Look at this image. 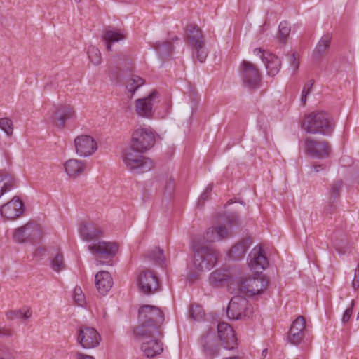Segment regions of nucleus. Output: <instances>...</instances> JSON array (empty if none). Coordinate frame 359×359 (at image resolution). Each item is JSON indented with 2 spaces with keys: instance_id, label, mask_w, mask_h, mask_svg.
Returning a JSON list of instances; mask_svg holds the SVG:
<instances>
[{
  "instance_id": "29",
  "label": "nucleus",
  "mask_w": 359,
  "mask_h": 359,
  "mask_svg": "<svg viewBox=\"0 0 359 359\" xmlns=\"http://www.w3.org/2000/svg\"><path fill=\"white\" fill-rule=\"evenodd\" d=\"M187 40L192 48L204 43L201 31L195 25H189L187 29Z\"/></svg>"
},
{
  "instance_id": "37",
  "label": "nucleus",
  "mask_w": 359,
  "mask_h": 359,
  "mask_svg": "<svg viewBox=\"0 0 359 359\" xmlns=\"http://www.w3.org/2000/svg\"><path fill=\"white\" fill-rule=\"evenodd\" d=\"M332 240L333 241L334 246L339 252V253H342V252L339 250V247L341 243L346 241V236L344 230L339 229H336L332 235Z\"/></svg>"
},
{
  "instance_id": "8",
  "label": "nucleus",
  "mask_w": 359,
  "mask_h": 359,
  "mask_svg": "<svg viewBox=\"0 0 359 359\" xmlns=\"http://www.w3.org/2000/svg\"><path fill=\"white\" fill-rule=\"evenodd\" d=\"M226 315L229 319L238 320L243 316L250 318L251 308L248 300L241 296H235L230 300L226 308Z\"/></svg>"
},
{
  "instance_id": "10",
  "label": "nucleus",
  "mask_w": 359,
  "mask_h": 359,
  "mask_svg": "<svg viewBox=\"0 0 359 359\" xmlns=\"http://www.w3.org/2000/svg\"><path fill=\"white\" fill-rule=\"evenodd\" d=\"M159 102L158 92L153 90L147 97L139 98L135 100V111L141 117L150 118L153 116V108Z\"/></svg>"
},
{
  "instance_id": "24",
  "label": "nucleus",
  "mask_w": 359,
  "mask_h": 359,
  "mask_svg": "<svg viewBox=\"0 0 359 359\" xmlns=\"http://www.w3.org/2000/svg\"><path fill=\"white\" fill-rule=\"evenodd\" d=\"M102 40L105 43L107 50L111 51L112 44L124 40L126 37L123 32L116 30L111 27H107L102 34Z\"/></svg>"
},
{
  "instance_id": "49",
  "label": "nucleus",
  "mask_w": 359,
  "mask_h": 359,
  "mask_svg": "<svg viewBox=\"0 0 359 359\" xmlns=\"http://www.w3.org/2000/svg\"><path fill=\"white\" fill-rule=\"evenodd\" d=\"M212 190V185L209 184L204 192L200 196V201H205L208 199L209 194L211 193Z\"/></svg>"
},
{
  "instance_id": "35",
  "label": "nucleus",
  "mask_w": 359,
  "mask_h": 359,
  "mask_svg": "<svg viewBox=\"0 0 359 359\" xmlns=\"http://www.w3.org/2000/svg\"><path fill=\"white\" fill-rule=\"evenodd\" d=\"M343 186V182L341 180L334 181L330 185L329 191V201L334 203L340 196V191Z\"/></svg>"
},
{
  "instance_id": "25",
  "label": "nucleus",
  "mask_w": 359,
  "mask_h": 359,
  "mask_svg": "<svg viewBox=\"0 0 359 359\" xmlns=\"http://www.w3.org/2000/svg\"><path fill=\"white\" fill-rule=\"evenodd\" d=\"M82 239L87 242L93 243L99 241V238L102 234V230L93 224H83L79 229Z\"/></svg>"
},
{
  "instance_id": "9",
  "label": "nucleus",
  "mask_w": 359,
  "mask_h": 359,
  "mask_svg": "<svg viewBox=\"0 0 359 359\" xmlns=\"http://www.w3.org/2000/svg\"><path fill=\"white\" fill-rule=\"evenodd\" d=\"M138 291L146 295L156 292L159 287V280L156 275L150 270L142 271L137 277Z\"/></svg>"
},
{
  "instance_id": "40",
  "label": "nucleus",
  "mask_w": 359,
  "mask_h": 359,
  "mask_svg": "<svg viewBox=\"0 0 359 359\" xmlns=\"http://www.w3.org/2000/svg\"><path fill=\"white\" fill-rule=\"evenodd\" d=\"M89 60L95 65L101 63L102 56L100 50L95 46L90 45L88 48Z\"/></svg>"
},
{
  "instance_id": "19",
  "label": "nucleus",
  "mask_w": 359,
  "mask_h": 359,
  "mask_svg": "<svg viewBox=\"0 0 359 359\" xmlns=\"http://www.w3.org/2000/svg\"><path fill=\"white\" fill-rule=\"evenodd\" d=\"M24 211V205L18 197H14L11 201L0 208L1 215L7 219H15L20 217Z\"/></svg>"
},
{
  "instance_id": "58",
  "label": "nucleus",
  "mask_w": 359,
  "mask_h": 359,
  "mask_svg": "<svg viewBox=\"0 0 359 359\" xmlns=\"http://www.w3.org/2000/svg\"><path fill=\"white\" fill-rule=\"evenodd\" d=\"M76 2L79 3L80 2L81 0H74Z\"/></svg>"
},
{
  "instance_id": "53",
  "label": "nucleus",
  "mask_w": 359,
  "mask_h": 359,
  "mask_svg": "<svg viewBox=\"0 0 359 359\" xmlns=\"http://www.w3.org/2000/svg\"><path fill=\"white\" fill-rule=\"evenodd\" d=\"M311 168L312 172H318L320 170H324L325 167L323 165H313Z\"/></svg>"
},
{
  "instance_id": "15",
  "label": "nucleus",
  "mask_w": 359,
  "mask_h": 359,
  "mask_svg": "<svg viewBox=\"0 0 359 359\" xmlns=\"http://www.w3.org/2000/svg\"><path fill=\"white\" fill-rule=\"evenodd\" d=\"M243 83L250 88L257 87L260 81V74L257 67L250 62L244 60L241 63Z\"/></svg>"
},
{
  "instance_id": "26",
  "label": "nucleus",
  "mask_w": 359,
  "mask_h": 359,
  "mask_svg": "<svg viewBox=\"0 0 359 359\" xmlns=\"http://www.w3.org/2000/svg\"><path fill=\"white\" fill-rule=\"evenodd\" d=\"M252 243V241L250 237L239 241L231 248L228 254L229 258L234 261L242 259Z\"/></svg>"
},
{
  "instance_id": "4",
  "label": "nucleus",
  "mask_w": 359,
  "mask_h": 359,
  "mask_svg": "<svg viewBox=\"0 0 359 359\" xmlns=\"http://www.w3.org/2000/svg\"><path fill=\"white\" fill-rule=\"evenodd\" d=\"M144 151H137L133 146L126 149L123 154V161L127 168L135 173H143L153 168V162L142 156Z\"/></svg>"
},
{
  "instance_id": "16",
  "label": "nucleus",
  "mask_w": 359,
  "mask_h": 359,
  "mask_svg": "<svg viewBox=\"0 0 359 359\" xmlns=\"http://www.w3.org/2000/svg\"><path fill=\"white\" fill-rule=\"evenodd\" d=\"M218 337L226 349L231 350L237 344L234 330L228 323L222 322L217 325Z\"/></svg>"
},
{
  "instance_id": "44",
  "label": "nucleus",
  "mask_w": 359,
  "mask_h": 359,
  "mask_svg": "<svg viewBox=\"0 0 359 359\" xmlns=\"http://www.w3.org/2000/svg\"><path fill=\"white\" fill-rule=\"evenodd\" d=\"M0 128L8 135H11L13 130L12 121L8 118H0Z\"/></svg>"
},
{
  "instance_id": "13",
  "label": "nucleus",
  "mask_w": 359,
  "mask_h": 359,
  "mask_svg": "<svg viewBox=\"0 0 359 359\" xmlns=\"http://www.w3.org/2000/svg\"><path fill=\"white\" fill-rule=\"evenodd\" d=\"M101 341L98 332L93 327L81 326L78 330L77 341L83 348L97 347Z\"/></svg>"
},
{
  "instance_id": "17",
  "label": "nucleus",
  "mask_w": 359,
  "mask_h": 359,
  "mask_svg": "<svg viewBox=\"0 0 359 359\" xmlns=\"http://www.w3.org/2000/svg\"><path fill=\"white\" fill-rule=\"evenodd\" d=\"M305 147L309 154L318 158H326L330 152V148L327 142L316 141L310 137L305 139Z\"/></svg>"
},
{
  "instance_id": "55",
  "label": "nucleus",
  "mask_w": 359,
  "mask_h": 359,
  "mask_svg": "<svg viewBox=\"0 0 359 359\" xmlns=\"http://www.w3.org/2000/svg\"><path fill=\"white\" fill-rule=\"evenodd\" d=\"M174 185V180H170V182H168V184L167 185V189H172Z\"/></svg>"
},
{
  "instance_id": "28",
  "label": "nucleus",
  "mask_w": 359,
  "mask_h": 359,
  "mask_svg": "<svg viewBox=\"0 0 359 359\" xmlns=\"http://www.w3.org/2000/svg\"><path fill=\"white\" fill-rule=\"evenodd\" d=\"M95 285L98 292L102 294H106L113 285V280L108 271H101L95 276Z\"/></svg>"
},
{
  "instance_id": "36",
  "label": "nucleus",
  "mask_w": 359,
  "mask_h": 359,
  "mask_svg": "<svg viewBox=\"0 0 359 359\" xmlns=\"http://www.w3.org/2000/svg\"><path fill=\"white\" fill-rule=\"evenodd\" d=\"M173 50L174 46L172 43L169 41H164L156 46V50L162 57L170 56Z\"/></svg>"
},
{
  "instance_id": "45",
  "label": "nucleus",
  "mask_w": 359,
  "mask_h": 359,
  "mask_svg": "<svg viewBox=\"0 0 359 359\" xmlns=\"http://www.w3.org/2000/svg\"><path fill=\"white\" fill-rule=\"evenodd\" d=\"M313 84H314V80L311 79L309 81V83H307L304 85L302 92V97H301V102L303 104L306 103V97L310 93L311 89Z\"/></svg>"
},
{
  "instance_id": "56",
  "label": "nucleus",
  "mask_w": 359,
  "mask_h": 359,
  "mask_svg": "<svg viewBox=\"0 0 359 359\" xmlns=\"http://www.w3.org/2000/svg\"><path fill=\"white\" fill-rule=\"evenodd\" d=\"M224 359H240V358L237 357V356H233V357L225 358Z\"/></svg>"
},
{
  "instance_id": "54",
  "label": "nucleus",
  "mask_w": 359,
  "mask_h": 359,
  "mask_svg": "<svg viewBox=\"0 0 359 359\" xmlns=\"http://www.w3.org/2000/svg\"><path fill=\"white\" fill-rule=\"evenodd\" d=\"M79 294H83L81 289L80 287H75L74 295H78Z\"/></svg>"
},
{
  "instance_id": "27",
  "label": "nucleus",
  "mask_w": 359,
  "mask_h": 359,
  "mask_svg": "<svg viewBox=\"0 0 359 359\" xmlns=\"http://www.w3.org/2000/svg\"><path fill=\"white\" fill-rule=\"evenodd\" d=\"M66 173L72 178H76L82 175L86 168V163L84 161L69 159L64 164Z\"/></svg>"
},
{
  "instance_id": "6",
  "label": "nucleus",
  "mask_w": 359,
  "mask_h": 359,
  "mask_svg": "<svg viewBox=\"0 0 359 359\" xmlns=\"http://www.w3.org/2000/svg\"><path fill=\"white\" fill-rule=\"evenodd\" d=\"M269 279L264 275L241 278L237 282L238 290L250 296L261 294L268 286Z\"/></svg>"
},
{
  "instance_id": "23",
  "label": "nucleus",
  "mask_w": 359,
  "mask_h": 359,
  "mask_svg": "<svg viewBox=\"0 0 359 359\" xmlns=\"http://www.w3.org/2000/svg\"><path fill=\"white\" fill-rule=\"evenodd\" d=\"M75 115L74 108L70 105L61 104L56 107L54 115V123L56 126L63 128L65 122Z\"/></svg>"
},
{
  "instance_id": "34",
  "label": "nucleus",
  "mask_w": 359,
  "mask_h": 359,
  "mask_svg": "<svg viewBox=\"0 0 359 359\" xmlns=\"http://www.w3.org/2000/svg\"><path fill=\"white\" fill-rule=\"evenodd\" d=\"M144 83V79L137 75H132L127 80L126 88L128 92L131 93L130 97L135 94V91Z\"/></svg>"
},
{
  "instance_id": "30",
  "label": "nucleus",
  "mask_w": 359,
  "mask_h": 359,
  "mask_svg": "<svg viewBox=\"0 0 359 359\" xmlns=\"http://www.w3.org/2000/svg\"><path fill=\"white\" fill-rule=\"evenodd\" d=\"M32 316V311L28 306H24L16 310H9L6 313V316L8 320L15 319L27 320Z\"/></svg>"
},
{
  "instance_id": "20",
  "label": "nucleus",
  "mask_w": 359,
  "mask_h": 359,
  "mask_svg": "<svg viewBox=\"0 0 359 359\" xmlns=\"http://www.w3.org/2000/svg\"><path fill=\"white\" fill-rule=\"evenodd\" d=\"M248 265L253 271L258 272L264 270L269 266V261L264 250L260 246L255 247L249 254Z\"/></svg>"
},
{
  "instance_id": "7",
  "label": "nucleus",
  "mask_w": 359,
  "mask_h": 359,
  "mask_svg": "<svg viewBox=\"0 0 359 359\" xmlns=\"http://www.w3.org/2000/svg\"><path fill=\"white\" fill-rule=\"evenodd\" d=\"M155 144V136L150 128L140 127L132 134L130 145L137 151H147Z\"/></svg>"
},
{
  "instance_id": "5",
  "label": "nucleus",
  "mask_w": 359,
  "mask_h": 359,
  "mask_svg": "<svg viewBox=\"0 0 359 359\" xmlns=\"http://www.w3.org/2000/svg\"><path fill=\"white\" fill-rule=\"evenodd\" d=\"M88 250L95 256L97 265L109 264L118 250L116 243L99 241L88 246Z\"/></svg>"
},
{
  "instance_id": "38",
  "label": "nucleus",
  "mask_w": 359,
  "mask_h": 359,
  "mask_svg": "<svg viewBox=\"0 0 359 359\" xmlns=\"http://www.w3.org/2000/svg\"><path fill=\"white\" fill-rule=\"evenodd\" d=\"M205 316V311L201 305L192 304L189 308V317L194 320H201Z\"/></svg>"
},
{
  "instance_id": "41",
  "label": "nucleus",
  "mask_w": 359,
  "mask_h": 359,
  "mask_svg": "<svg viewBox=\"0 0 359 359\" xmlns=\"http://www.w3.org/2000/svg\"><path fill=\"white\" fill-rule=\"evenodd\" d=\"M148 257L150 259L154 261L158 264H163L165 262V256L163 250L156 247L148 252Z\"/></svg>"
},
{
  "instance_id": "39",
  "label": "nucleus",
  "mask_w": 359,
  "mask_h": 359,
  "mask_svg": "<svg viewBox=\"0 0 359 359\" xmlns=\"http://www.w3.org/2000/svg\"><path fill=\"white\" fill-rule=\"evenodd\" d=\"M193 57L196 58L200 62H204L208 56V51L205 47V43L198 45V46L192 48Z\"/></svg>"
},
{
  "instance_id": "32",
  "label": "nucleus",
  "mask_w": 359,
  "mask_h": 359,
  "mask_svg": "<svg viewBox=\"0 0 359 359\" xmlns=\"http://www.w3.org/2000/svg\"><path fill=\"white\" fill-rule=\"evenodd\" d=\"M331 39L332 37L329 34L322 36L313 50V55L316 57L320 58L325 53L330 45Z\"/></svg>"
},
{
  "instance_id": "57",
  "label": "nucleus",
  "mask_w": 359,
  "mask_h": 359,
  "mask_svg": "<svg viewBox=\"0 0 359 359\" xmlns=\"http://www.w3.org/2000/svg\"><path fill=\"white\" fill-rule=\"evenodd\" d=\"M267 352V349H264L263 351H262V355L264 354H266Z\"/></svg>"
},
{
  "instance_id": "2",
  "label": "nucleus",
  "mask_w": 359,
  "mask_h": 359,
  "mask_svg": "<svg viewBox=\"0 0 359 359\" xmlns=\"http://www.w3.org/2000/svg\"><path fill=\"white\" fill-rule=\"evenodd\" d=\"M138 319L140 325L134 331L135 335L161 334L164 314L160 308L143 305L139 309Z\"/></svg>"
},
{
  "instance_id": "46",
  "label": "nucleus",
  "mask_w": 359,
  "mask_h": 359,
  "mask_svg": "<svg viewBox=\"0 0 359 359\" xmlns=\"http://www.w3.org/2000/svg\"><path fill=\"white\" fill-rule=\"evenodd\" d=\"M290 67L292 68V74H296L299 67V61L297 57L296 53H293L289 56Z\"/></svg>"
},
{
  "instance_id": "51",
  "label": "nucleus",
  "mask_w": 359,
  "mask_h": 359,
  "mask_svg": "<svg viewBox=\"0 0 359 359\" xmlns=\"http://www.w3.org/2000/svg\"><path fill=\"white\" fill-rule=\"evenodd\" d=\"M13 335L11 329L3 327H0V337H10Z\"/></svg>"
},
{
  "instance_id": "47",
  "label": "nucleus",
  "mask_w": 359,
  "mask_h": 359,
  "mask_svg": "<svg viewBox=\"0 0 359 359\" xmlns=\"http://www.w3.org/2000/svg\"><path fill=\"white\" fill-rule=\"evenodd\" d=\"M354 306H355V300H352L350 306L345 310V311L342 316V318H341L342 323L345 324L348 322V320L353 313Z\"/></svg>"
},
{
  "instance_id": "21",
  "label": "nucleus",
  "mask_w": 359,
  "mask_h": 359,
  "mask_svg": "<svg viewBox=\"0 0 359 359\" xmlns=\"http://www.w3.org/2000/svg\"><path fill=\"white\" fill-rule=\"evenodd\" d=\"M305 319L302 316L297 317L292 323L287 339L294 345L301 343L305 334Z\"/></svg>"
},
{
  "instance_id": "18",
  "label": "nucleus",
  "mask_w": 359,
  "mask_h": 359,
  "mask_svg": "<svg viewBox=\"0 0 359 359\" xmlns=\"http://www.w3.org/2000/svg\"><path fill=\"white\" fill-rule=\"evenodd\" d=\"M254 54L260 55V58L264 63L268 74L274 76L279 72L281 67L280 60L275 55L265 52L261 48H255Z\"/></svg>"
},
{
  "instance_id": "1",
  "label": "nucleus",
  "mask_w": 359,
  "mask_h": 359,
  "mask_svg": "<svg viewBox=\"0 0 359 359\" xmlns=\"http://www.w3.org/2000/svg\"><path fill=\"white\" fill-rule=\"evenodd\" d=\"M238 224V217L235 215H228L225 224H219L208 229L203 236V241L194 239L193 248L194 250V264L198 271L210 270L217 262V251L205 245L204 243H212L229 238L232 236L231 229Z\"/></svg>"
},
{
  "instance_id": "52",
  "label": "nucleus",
  "mask_w": 359,
  "mask_h": 359,
  "mask_svg": "<svg viewBox=\"0 0 359 359\" xmlns=\"http://www.w3.org/2000/svg\"><path fill=\"white\" fill-rule=\"evenodd\" d=\"M76 359H95V358L91 355H85L83 353L77 352L76 353Z\"/></svg>"
},
{
  "instance_id": "33",
  "label": "nucleus",
  "mask_w": 359,
  "mask_h": 359,
  "mask_svg": "<svg viewBox=\"0 0 359 359\" xmlns=\"http://www.w3.org/2000/svg\"><path fill=\"white\" fill-rule=\"evenodd\" d=\"M229 275L224 269H217L210 273L209 281L210 285L214 287L219 286L222 282L225 281Z\"/></svg>"
},
{
  "instance_id": "43",
  "label": "nucleus",
  "mask_w": 359,
  "mask_h": 359,
  "mask_svg": "<svg viewBox=\"0 0 359 359\" xmlns=\"http://www.w3.org/2000/svg\"><path fill=\"white\" fill-rule=\"evenodd\" d=\"M290 32V26L286 21H283L279 25V34L283 43H285L287 37Z\"/></svg>"
},
{
  "instance_id": "11",
  "label": "nucleus",
  "mask_w": 359,
  "mask_h": 359,
  "mask_svg": "<svg viewBox=\"0 0 359 359\" xmlns=\"http://www.w3.org/2000/svg\"><path fill=\"white\" fill-rule=\"evenodd\" d=\"M137 336L140 337L142 341L141 350L146 357H155L157 355L161 354L163 351V344L158 339L163 336V333L161 334Z\"/></svg>"
},
{
  "instance_id": "3",
  "label": "nucleus",
  "mask_w": 359,
  "mask_h": 359,
  "mask_svg": "<svg viewBox=\"0 0 359 359\" xmlns=\"http://www.w3.org/2000/svg\"><path fill=\"white\" fill-rule=\"evenodd\" d=\"M334 124L329 114L325 111L312 112L304 117L302 128L311 134L327 135L333 130Z\"/></svg>"
},
{
  "instance_id": "22",
  "label": "nucleus",
  "mask_w": 359,
  "mask_h": 359,
  "mask_svg": "<svg viewBox=\"0 0 359 359\" xmlns=\"http://www.w3.org/2000/svg\"><path fill=\"white\" fill-rule=\"evenodd\" d=\"M199 343L205 355L212 358L219 355V347L213 332H208L203 335Z\"/></svg>"
},
{
  "instance_id": "12",
  "label": "nucleus",
  "mask_w": 359,
  "mask_h": 359,
  "mask_svg": "<svg viewBox=\"0 0 359 359\" xmlns=\"http://www.w3.org/2000/svg\"><path fill=\"white\" fill-rule=\"evenodd\" d=\"M41 236L40 226L34 222H29L15 230L13 239L18 243H24L27 241L35 242L40 239Z\"/></svg>"
},
{
  "instance_id": "42",
  "label": "nucleus",
  "mask_w": 359,
  "mask_h": 359,
  "mask_svg": "<svg viewBox=\"0 0 359 359\" xmlns=\"http://www.w3.org/2000/svg\"><path fill=\"white\" fill-rule=\"evenodd\" d=\"M52 269L57 272L65 269V264L64 263V257L60 252H58L51 262Z\"/></svg>"
},
{
  "instance_id": "14",
  "label": "nucleus",
  "mask_w": 359,
  "mask_h": 359,
  "mask_svg": "<svg viewBox=\"0 0 359 359\" xmlns=\"http://www.w3.org/2000/svg\"><path fill=\"white\" fill-rule=\"evenodd\" d=\"M76 152L83 157L92 155L97 149V145L95 140L90 136L82 135L74 140Z\"/></svg>"
},
{
  "instance_id": "50",
  "label": "nucleus",
  "mask_w": 359,
  "mask_h": 359,
  "mask_svg": "<svg viewBox=\"0 0 359 359\" xmlns=\"http://www.w3.org/2000/svg\"><path fill=\"white\" fill-rule=\"evenodd\" d=\"M74 299L75 302L80 306H83L85 304L86 300L83 294H79L78 295H74Z\"/></svg>"
},
{
  "instance_id": "59",
  "label": "nucleus",
  "mask_w": 359,
  "mask_h": 359,
  "mask_svg": "<svg viewBox=\"0 0 359 359\" xmlns=\"http://www.w3.org/2000/svg\"><path fill=\"white\" fill-rule=\"evenodd\" d=\"M357 318L359 319V311H358V316H357Z\"/></svg>"
},
{
  "instance_id": "31",
  "label": "nucleus",
  "mask_w": 359,
  "mask_h": 359,
  "mask_svg": "<svg viewBox=\"0 0 359 359\" xmlns=\"http://www.w3.org/2000/svg\"><path fill=\"white\" fill-rule=\"evenodd\" d=\"M15 186L14 179L7 172L0 171V197Z\"/></svg>"
},
{
  "instance_id": "48",
  "label": "nucleus",
  "mask_w": 359,
  "mask_h": 359,
  "mask_svg": "<svg viewBox=\"0 0 359 359\" xmlns=\"http://www.w3.org/2000/svg\"><path fill=\"white\" fill-rule=\"evenodd\" d=\"M352 286L355 290H358L359 288V264H358L356 269H355L354 278L352 281Z\"/></svg>"
}]
</instances>
